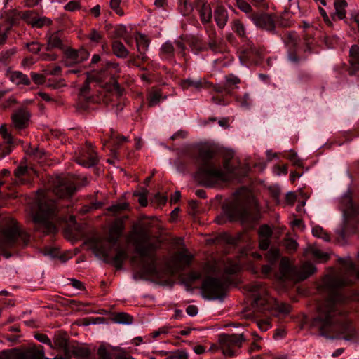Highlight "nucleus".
I'll return each mask as SVG.
<instances>
[{
  "mask_svg": "<svg viewBox=\"0 0 359 359\" xmlns=\"http://www.w3.org/2000/svg\"><path fill=\"white\" fill-rule=\"evenodd\" d=\"M338 261L344 267L346 273H332L323 277L318 289L326 297L318 302L311 327L327 338L329 334L339 332L346 334L343 337L345 340H351L354 338L355 332L346 320L348 311L345 304L349 298L344 288L353 284L348 276L354 272L355 264L350 257L339 258Z\"/></svg>",
  "mask_w": 359,
  "mask_h": 359,
  "instance_id": "obj_1",
  "label": "nucleus"
},
{
  "mask_svg": "<svg viewBox=\"0 0 359 359\" xmlns=\"http://www.w3.org/2000/svg\"><path fill=\"white\" fill-rule=\"evenodd\" d=\"M151 235L149 230L144 227L133 229L128 236L135 252L142 258V269L133 274L135 280H147L149 277L160 278L161 272L158 268V257L156 250L160 247L157 241H151Z\"/></svg>",
  "mask_w": 359,
  "mask_h": 359,
  "instance_id": "obj_2",
  "label": "nucleus"
},
{
  "mask_svg": "<svg viewBox=\"0 0 359 359\" xmlns=\"http://www.w3.org/2000/svg\"><path fill=\"white\" fill-rule=\"evenodd\" d=\"M214 156V150L208 146L203 145L198 149V170L195 178L201 185L206 187H213L219 182L227 180L226 173L215 167L212 161Z\"/></svg>",
  "mask_w": 359,
  "mask_h": 359,
  "instance_id": "obj_3",
  "label": "nucleus"
},
{
  "mask_svg": "<svg viewBox=\"0 0 359 359\" xmlns=\"http://www.w3.org/2000/svg\"><path fill=\"white\" fill-rule=\"evenodd\" d=\"M57 205L54 200L48 198V193L39 197L37 210L32 209L30 212L34 224V230L45 234L55 233L57 229L51 219L57 215Z\"/></svg>",
  "mask_w": 359,
  "mask_h": 359,
  "instance_id": "obj_4",
  "label": "nucleus"
},
{
  "mask_svg": "<svg viewBox=\"0 0 359 359\" xmlns=\"http://www.w3.org/2000/svg\"><path fill=\"white\" fill-rule=\"evenodd\" d=\"M224 210L230 221H240L242 224H250L256 220L247 202L241 198L233 200L224 208Z\"/></svg>",
  "mask_w": 359,
  "mask_h": 359,
  "instance_id": "obj_5",
  "label": "nucleus"
},
{
  "mask_svg": "<svg viewBox=\"0 0 359 359\" xmlns=\"http://www.w3.org/2000/svg\"><path fill=\"white\" fill-rule=\"evenodd\" d=\"M0 359H49L45 357L43 347L32 346L25 349L14 348L4 351Z\"/></svg>",
  "mask_w": 359,
  "mask_h": 359,
  "instance_id": "obj_6",
  "label": "nucleus"
},
{
  "mask_svg": "<svg viewBox=\"0 0 359 359\" xmlns=\"http://www.w3.org/2000/svg\"><path fill=\"white\" fill-rule=\"evenodd\" d=\"M87 179L83 180L82 184H76L67 177H57L54 179L51 184L52 192L59 198H65L71 197L79 188L87 184Z\"/></svg>",
  "mask_w": 359,
  "mask_h": 359,
  "instance_id": "obj_7",
  "label": "nucleus"
},
{
  "mask_svg": "<svg viewBox=\"0 0 359 359\" xmlns=\"http://www.w3.org/2000/svg\"><path fill=\"white\" fill-rule=\"evenodd\" d=\"M245 340L243 334H222L219 337V343L222 353L229 357L237 355L238 350L241 348L243 343Z\"/></svg>",
  "mask_w": 359,
  "mask_h": 359,
  "instance_id": "obj_8",
  "label": "nucleus"
},
{
  "mask_svg": "<svg viewBox=\"0 0 359 359\" xmlns=\"http://www.w3.org/2000/svg\"><path fill=\"white\" fill-rule=\"evenodd\" d=\"M245 289L252 293L253 306L257 307L262 311L270 309L269 303L272 299L269 297L265 286L262 283H251L245 286Z\"/></svg>",
  "mask_w": 359,
  "mask_h": 359,
  "instance_id": "obj_9",
  "label": "nucleus"
},
{
  "mask_svg": "<svg viewBox=\"0 0 359 359\" xmlns=\"http://www.w3.org/2000/svg\"><path fill=\"white\" fill-rule=\"evenodd\" d=\"M203 296L208 299H221L225 292L224 284L217 278H205L201 285Z\"/></svg>",
  "mask_w": 359,
  "mask_h": 359,
  "instance_id": "obj_10",
  "label": "nucleus"
},
{
  "mask_svg": "<svg viewBox=\"0 0 359 359\" xmlns=\"http://www.w3.org/2000/svg\"><path fill=\"white\" fill-rule=\"evenodd\" d=\"M93 250L102 255L104 262L111 264L117 270L122 269L123 262L128 258V253L126 250L117 249L115 256L111 259H109L108 252L99 243H97L93 247Z\"/></svg>",
  "mask_w": 359,
  "mask_h": 359,
  "instance_id": "obj_11",
  "label": "nucleus"
},
{
  "mask_svg": "<svg viewBox=\"0 0 359 359\" xmlns=\"http://www.w3.org/2000/svg\"><path fill=\"white\" fill-rule=\"evenodd\" d=\"M241 47V60H254L262 58L266 52L264 47L255 46L249 39L244 40Z\"/></svg>",
  "mask_w": 359,
  "mask_h": 359,
  "instance_id": "obj_12",
  "label": "nucleus"
},
{
  "mask_svg": "<svg viewBox=\"0 0 359 359\" xmlns=\"http://www.w3.org/2000/svg\"><path fill=\"white\" fill-rule=\"evenodd\" d=\"M64 65L66 67H73L77 64L81 63L88 59L90 53L85 48L78 50L67 48L65 50Z\"/></svg>",
  "mask_w": 359,
  "mask_h": 359,
  "instance_id": "obj_13",
  "label": "nucleus"
},
{
  "mask_svg": "<svg viewBox=\"0 0 359 359\" xmlns=\"http://www.w3.org/2000/svg\"><path fill=\"white\" fill-rule=\"evenodd\" d=\"M30 117L29 111L25 107H20L13 111L11 114L12 126L18 130L25 129L29 125Z\"/></svg>",
  "mask_w": 359,
  "mask_h": 359,
  "instance_id": "obj_14",
  "label": "nucleus"
},
{
  "mask_svg": "<svg viewBox=\"0 0 359 359\" xmlns=\"http://www.w3.org/2000/svg\"><path fill=\"white\" fill-rule=\"evenodd\" d=\"M97 153L93 149L90 143L86 142L85 148L82 149L79 156L76 158V161L85 167H92L98 163Z\"/></svg>",
  "mask_w": 359,
  "mask_h": 359,
  "instance_id": "obj_15",
  "label": "nucleus"
},
{
  "mask_svg": "<svg viewBox=\"0 0 359 359\" xmlns=\"http://www.w3.org/2000/svg\"><path fill=\"white\" fill-rule=\"evenodd\" d=\"M250 19L259 28L268 32H273L276 29L275 20L272 15L262 13H253Z\"/></svg>",
  "mask_w": 359,
  "mask_h": 359,
  "instance_id": "obj_16",
  "label": "nucleus"
},
{
  "mask_svg": "<svg viewBox=\"0 0 359 359\" xmlns=\"http://www.w3.org/2000/svg\"><path fill=\"white\" fill-rule=\"evenodd\" d=\"M208 48H200L198 50L203 51L209 48L214 53H221L224 50V41L221 37H219L214 28H210L208 30Z\"/></svg>",
  "mask_w": 359,
  "mask_h": 359,
  "instance_id": "obj_17",
  "label": "nucleus"
},
{
  "mask_svg": "<svg viewBox=\"0 0 359 359\" xmlns=\"http://www.w3.org/2000/svg\"><path fill=\"white\" fill-rule=\"evenodd\" d=\"M180 86L183 90L192 88L195 90L199 91L203 88H209L212 83L208 81L205 79H194L187 78L180 81Z\"/></svg>",
  "mask_w": 359,
  "mask_h": 359,
  "instance_id": "obj_18",
  "label": "nucleus"
},
{
  "mask_svg": "<svg viewBox=\"0 0 359 359\" xmlns=\"http://www.w3.org/2000/svg\"><path fill=\"white\" fill-rule=\"evenodd\" d=\"M347 71L350 76L359 73V46L356 44L350 48Z\"/></svg>",
  "mask_w": 359,
  "mask_h": 359,
  "instance_id": "obj_19",
  "label": "nucleus"
},
{
  "mask_svg": "<svg viewBox=\"0 0 359 359\" xmlns=\"http://www.w3.org/2000/svg\"><path fill=\"white\" fill-rule=\"evenodd\" d=\"M54 48L60 50L65 48L64 39L61 32H54L48 37L46 50L49 51Z\"/></svg>",
  "mask_w": 359,
  "mask_h": 359,
  "instance_id": "obj_20",
  "label": "nucleus"
},
{
  "mask_svg": "<svg viewBox=\"0 0 359 359\" xmlns=\"http://www.w3.org/2000/svg\"><path fill=\"white\" fill-rule=\"evenodd\" d=\"M120 72L119 64L114 62H106L100 72L97 79L106 78L108 75H115Z\"/></svg>",
  "mask_w": 359,
  "mask_h": 359,
  "instance_id": "obj_21",
  "label": "nucleus"
},
{
  "mask_svg": "<svg viewBox=\"0 0 359 359\" xmlns=\"http://www.w3.org/2000/svg\"><path fill=\"white\" fill-rule=\"evenodd\" d=\"M215 20L219 28H223L228 20V13L223 6H217L214 13Z\"/></svg>",
  "mask_w": 359,
  "mask_h": 359,
  "instance_id": "obj_22",
  "label": "nucleus"
},
{
  "mask_svg": "<svg viewBox=\"0 0 359 359\" xmlns=\"http://www.w3.org/2000/svg\"><path fill=\"white\" fill-rule=\"evenodd\" d=\"M316 271L315 266L311 262L304 263L298 270L297 275L299 280H304L313 274Z\"/></svg>",
  "mask_w": 359,
  "mask_h": 359,
  "instance_id": "obj_23",
  "label": "nucleus"
},
{
  "mask_svg": "<svg viewBox=\"0 0 359 359\" xmlns=\"http://www.w3.org/2000/svg\"><path fill=\"white\" fill-rule=\"evenodd\" d=\"M200 5L199 14L201 22L203 24L210 22L212 19V9L210 4L203 1L200 3Z\"/></svg>",
  "mask_w": 359,
  "mask_h": 359,
  "instance_id": "obj_24",
  "label": "nucleus"
},
{
  "mask_svg": "<svg viewBox=\"0 0 359 359\" xmlns=\"http://www.w3.org/2000/svg\"><path fill=\"white\" fill-rule=\"evenodd\" d=\"M113 53L118 58L125 59L129 55V51L119 41H114L111 44Z\"/></svg>",
  "mask_w": 359,
  "mask_h": 359,
  "instance_id": "obj_25",
  "label": "nucleus"
},
{
  "mask_svg": "<svg viewBox=\"0 0 359 359\" xmlns=\"http://www.w3.org/2000/svg\"><path fill=\"white\" fill-rule=\"evenodd\" d=\"M231 29L243 41L248 39L245 27L240 20L235 19L232 21Z\"/></svg>",
  "mask_w": 359,
  "mask_h": 359,
  "instance_id": "obj_26",
  "label": "nucleus"
},
{
  "mask_svg": "<svg viewBox=\"0 0 359 359\" xmlns=\"http://www.w3.org/2000/svg\"><path fill=\"white\" fill-rule=\"evenodd\" d=\"M10 79L12 82L15 83L17 85L22 84L29 86L31 83L28 76L19 71L12 72L11 73Z\"/></svg>",
  "mask_w": 359,
  "mask_h": 359,
  "instance_id": "obj_27",
  "label": "nucleus"
},
{
  "mask_svg": "<svg viewBox=\"0 0 359 359\" xmlns=\"http://www.w3.org/2000/svg\"><path fill=\"white\" fill-rule=\"evenodd\" d=\"M348 3L346 0H334V6L335 9V15L339 19L343 20L346 16V8Z\"/></svg>",
  "mask_w": 359,
  "mask_h": 359,
  "instance_id": "obj_28",
  "label": "nucleus"
},
{
  "mask_svg": "<svg viewBox=\"0 0 359 359\" xmlns=\"http://www.w3.org/2000/svg\"><path fill=\"white\" fill-rule=\"evenodd\" d=\"M284 43L288 49L297 48L299 37L295 32H287L284 36Z\"/></svg>",
  "mask_w": 359,
  "mask_h": 359,
  "instance_id": "obj_29",
  "label": "nucleus"
},
{
  "mask_svg": "<svg viewBox=\"0 0 359 359\" xmlns=\"http://www.w3.org/2000/svg\"><path fill=\"white\" fill-rule=\"evenodd\" d=\"M165 98L166 96L163 97L161 90H154L149 95L148 106L150 107H154L158 104L162 99Z\"/></svg>",
  "mask_w": 359,
  "mask_h": 359,
  "instance_id": "obj_30",
  "label": "nucleus"
},
{
  "mask_svg": "<svg viewBox=\"0 0 359 359\" xmlns=\"http://www.w3.org/2000/svg\"><path fill=\"white\" fill-rule=\"evenodd\" d=\"M161 54L168 60H173L175 56V48L172 43L165 42L161 48Z\"/></svg>",
  "mask_w": 359,
  "mask_h": 359,
  "instance_id": "obj_31",
  "label": "nucleus"
},
{
  "mask_svg": "<svg viewBox=\"0 0 359 359\" xmlns=\"http://www.w3.org/2000/svg\"><path fill=\"white\" fill-rule=\"evenodd\" d=\"M53 348L62 349L68 346V339L65 334H59L55 335L53 340Z\"/></svg>",
  "mask_w": 359,
  "mask_h": 359,
  "instance_id": "obj_32",
  "label": "nucleus"
},
{
  "mask_svg": "<svg viewBox=\"0 0 359 359\" xmlns=\"http://www.w3.org/2000/svg\"><path fill=\"white\" fill-rule=\"evenodd\" d=\"M192 256L185 254L183 252H180L176 254L175 257V262L180 266H189L191 262Z\"/></svg>",
  "mask_w": 359,
  "mask_h": 359,
  "instance_id": "obj_33",
  "label": "nucleus"
},
{
  "mask_svg": "<svg viewBox=\"0 0 359 359\" xmlns=\"http://www.w3.org/2000/svg\"><path fill=\"white\" fill-rule=\"evenodd\" d=\"M72 353L75 357L88 358L90 356V351L87 347L77 346L72 347Z\"/></svg>",
  "mask_w": 359,
  "mask_h": 359,
  "instance_id": "obj_34",
  "label": "nucleus"
},
{
  "mask_svg": "<svg viewBox=\"0 0 359 359\" xmlns=\"http://www.w3.org/2000/svg\"><path fill=\"white\" fill-rule=\"evenodd\" d=\"M241 270V266L237 262L228 261L224 266V272L228 275H233Z\"/></svg>",
  "mask_w": 359,
  "mask_h": 359,
  "instance_id": "obj_35",
  "label": "nucleus"
},
{
  "mask_svg": "<svg viewBox=\"0 0 359 359\" xmlns=\"http://www.w3.org/2000/svg\"><path fill=\"white\" fill-rule=\"evenodd\" d=\"M133 320V316L124 312L118 313L114 317V320L118 323L131 324Z\"/></svg>",
  "mask_w": 359,
  "mask_h": 359,
  "instance_id": "obj_36",
  "label": "nucleus"
},
{
  "mask_svg": "<svg viewBox=\"0 0 359 359\" xmlns=\"http://www.w3.org/2000/svg\"><path fill=\"white\" fill-rule=\"evenodd\" d=\"M52 25V20L46 17L39 18L36 16L34 21L31 22V26L35 28H42L44 26Z\"/></svg>",
  "mask_w": 359,
  "mask_h": 359,
  "instance_id": "obj_37",
  "label": "nucleus"
},
{
  "mask_svg": "<svg viewBox=\"0 0 359 359\" xmlns=\"http://www.w3.org/2000/svg\"><path fill=\"white\" fill-rule=\"evenodd\" d=\"M124 229V224L122 220L118 219L116 220L111 226L109 229V232L111 234H115L121 237L122 232Z\"/></svg>",
  "mask_w": 359,
  "mask_h": 359,
  "instance_id": "obj_38",
  "label": "nucleus"
},
{
  "mask_svg": "<svg viewBox=\"0 0 359 359\" xmlns=\"http://www.w3.org/2000/svg\"><path fill=\"white\" fill-rule=\"evenodd\" d=\"M266 260L271 264H275L280 257V250L276 248H271L265 255Z\"/></svg>",
  "mask_w": 359,
  "mask_h": 359,
  "instance_id": "obj_39",
  "label": "nucleus"
},
{
  "mask_svg": "<svg viewBox=\"0 0 359 359\" xmlns=\"http://www.w3.org/2000/svg\"><path fill=\"white\" fill-rule=\"evenodd\" d=\"M136 43L139 53H141V51L145 52L149 45L148 39L143 34H140V36L136 39Z\"/></svg>",
  "mask_w": 359,
  "mask_h": 359,
  "instance_id": "obj_40",
  "label": "nucleus"
},
{
  "mask_svg": "<svg viewBox=\"0 0 359 359\" xmlns=\"http://www.w3.org/2000/svg\"><path fill=\"white\" fill-rule=\"evenodd\" d=\"M313 30H307L304 36V43L306 47V50L311 52L314 46V39L313 36Z\"/></svg>",
  "mask_w": 359,
  "mask_h": 359,
  "instance_id": "obj_41",
  "label": "nucleus"
},
{
  "mask_svg": "<svg viewBox=\"0 0 359 359\" xmlns=\"http://www.w3.org/2000/svg\"><path fill=\"white\" fill-rule=\"evenodd\" d=\"M283 245L288 253H294L298 248L297 242L292 238H285Z\"/></svg>",
  "mask_w": 359,
  "mask_h": 359,
  "instance_id": "obj_42",
  "label": "nucleus"
},
{
  "mask_svg": "<svg viewBox=\"0 0 359 359\" xmlns=\"http://www.w3.org/2000/svg\"><path fill=\"white\" fill-rule=\"evenodd\" d=\"M272 234L273 231L268 224H262L258 229L259 238H271Z\"/></svg>",
  "mask_w": 359,
  "mask_h": 359,
  "instance_id": "obj_43",
  "label": "nucleus"
},
{
  "mask_svg": "<svg viewBox=\"0 0 359 359\" xmlns=\"http://www.w3.org/2000/svg\"><path fill=\"white\" fill-rule=\"evenodd\" d=\"M16 53L15 48H11L5 51H2L0 53V63L7 64L11 57Z\"/></svg>",
  "mask_w": 359,
  "mask_h": 359,
  "instance_id": "obj_44",
  "label": "nucleus"
},
{
  "mask_svg": "<svg viewBox=\"0 0 359 359\" xmlns=\"http://www.w3.org/2000/svg\"><path fill=\"white\" fill-rule=\"evenodd\" d=\"M179 6V10L182 15L187 16L193 11V6L191 3L188 1V0H182Z\"/></svg>",
  "mask_w": 359,
  "mask_h": 359,
  "instance_id": "obj_45",
  "label": "nucleus"
},
{
  "mask_svg": "<svg viewBox=\"0 0 359 359\" xmlns=\"http://www.w3.org/2000/svg\"><path fill=\"white\" fill-rule=\"evenodd\" d=\"M312 233L314 236L323 238L325 241H330V236L323 229L319 226H316L312 229Z\"/></svg>",
  "mask_w": 359,
  "mask_h": 359,
  "instance_id": "obj_46",
  "label": "nucleus"
},
{
  "mask_svg": "<svg viewBox=\"0 0 359 359\" xmlns=\"http://www.w3.org/2000/svg\"><path fill=\"white\" fill-rule=\"evenodd\" d=\"M129 208V204L126 202L124 203H118L114 205H112L109 208H107V210L109 212H112L114 214L120 213L123 210H125Z\"/></svg>",
  "mask_w": 359,
  "mask_h": 359,
  "instance_id": "obj_47",
  "label": "nucleus"
},
{
  "mask_svg": "<svg viewBox=\"0 0 359 359\" xmlns=\"http://www.w3.org/2000/svg\"><path fill=\"white\" fill-rule=\"evenodd\" d=\"M237 7L245 13H250L252 11V6L245 0H235Z\"/></svg>",
  "mask_w": 359,
  "mask_h": 359,
  "instance_id": "obj_48",
  "label": "nucleus"
},
{
  "mask_svg": "<svg viewBox=\"0 0 359 359\" xmlns=\"http://www.w3.org/2000/svg\"><path fill=\"white\" fill-rule=\"evenodd\" d=\"M42 46L43 44H41L36 41H32L25 44V47L28 49V50L34 54L39 53L41 50Z\"/></svg>",
  "mask_w": 359,
  "mask_h": 359,
  "instance_id": "obj_49",
  "label": "nucleus"
},
{
  "mask_svg": "<svg viewBox=\"0 0 359 359\" xmlns=\"http://www.w3.org/2000/svg\"><path fill=\"white\" fill-rule=\"evenodd\" d=\"M0 135L2 136L4 141L8 144L13 142V137L10 133H8L7 127L5 124L1 125L0 127Z\"/></svg>",
  "mask_w": 359,
  "mask_h": 359,
  "instance_id": "obj_50",
  "label": "nucleus"
},
{
  "mask_svg": "<svg viewBox=\"0 0 359 359\" xmlns=\"http://www.w3.org/2000/svg\"><path fill=\"white\" fill-rule=\"evenodd\" d=\"M10 29L8 25H0V46L6 43Z\"/></svg>",
  "mask_w": 359,
  "mask_h": 359,
  "instance_id": "obj_51",
  "label": "nucleus"
},
{
  "mask_svg": "<svg viewBox=\"0 0 359 359\" xmlns=\"http://www.w3.org/2000/svg\"><path fill=\"white\" fill-rule=\"evenodd\" d=\"M287 158L292 163L294 166L298 168L303 167V163L300 158H298L297 153L291 151L287 156Z\"/></svg>",
  "mask_w": 359,
  "mask_h": 359,
  "instance_id": "obj_52",
  "label": "nucleus"
},
{
  "mask_svg": "<svg viewBox=\"0 0 359 359\" xmlns=\"http://www.w3.org/2000/svg\"><path fill=\"white\" fill-rule=\"evenodd\" d=\"M93 79H95V78L93 76H92L90 73H88L86 80L80 89V93L81 95H85L86 93H88L90 89L89 83L90 80Z\"/></svg>",
  "mask_w": 359,
  "mask_h": 359,
  "instance_id": "obj_53",
  "label": "nucleus"
},
{
  "mask_svg": "<svg viewBox=\"0 0 359 359\" xmlns=\"http://www.w3.org/2000/svg\"><path fill=\"white\" fill-rule=\"evenodd\" d=\"M121 0H111L110 1V7L111 8L115 11V13L121 16L123 15V11L120 8V4Z\"/></svg>",
  "mask_w": 359,
  "mask_h": 359,
  "instance_id": "obj_54",
  "label": "nucleus"
},
{
  "mask_svg": "<svg viewBox=\"0 0 359 359\" xmlns=\"http://www.w3.org/2000/svg\"><path fill=\"white\" fill-rule=\"evenodd\" d=\"M36 18V16L32 11H26L22 15V19L29 25H31V22L34 21Z\"/></svg>",
  "mask_w": 359,
  "mask_h": 359,
  "instance_id": "obj_55",
  "label": "nucleus"
},
{
  "mask_svg": "<svg viewBox=\"0 0 359 359\" xmlns=\"http://www.w3.org/2000/svg\"><path fill=\"white\" fill-rule=\"evenodd\" d=\"M31 78L34 83L37 85H42L46 81V76L43 74H38L35 72L31 73Z\"/></svg>",
  "mask_w": 359,
  "mask_h": 359,
  "instance_id": "obj_56",
  "label": "nucleus"
},
{
  "mask_svg": "<svg viewBox=\"0 0 359 359\" xmlns=\"http://www.w3.org/2000/svg\"><path fill=\"white\" fill-rule=\"evenodd\" d=\"M28 172V168L27 165H20L14 171L15 176L20 179L22 176H25Z\"/></svg>",
  "mask_w": 359,
  "mask_h": 359,
  "instance_id": "obj_57",
  "label": "nucleus"
},
{
  "mask_svg": "<svg viewBox=\"0 0 359 359\" xmlns=\"http://www.w3.org/2000/svg\"><path fill=\"white\" fill-rule=\"evenodd\" d=\"M168 358L172 359H187L188 354L184 351L178 350L175 352L170 353Z\"/></svg>",
  "mask_w": 359,
  "mask_h": 359,
  "instance_id": "obj_58",
  "label": "nucleus"
},
{
  "mask_svg": "<svg viewBox=\"0 0 359 359\" xmlns=\"http://www.w3.org/2000/svg\"><path fill=\"white\" fill-rule=\"evenodd\" d=\"M223 167L226 172L229 174H234L236 170V166L231 164L230 159H226L223 163Z\"/></svg>",
  "mask_w": 359,
  "mask_h": 359,
  "instance_id": "obj_59",
  "label": "nucleus"
},
{
  "mask_svg": "<svg viewBox=\"0 0 359 359\" xmlns=\"http://www.w3.org/2000/svg\"><path fill=\"white\" fill-rule=\"evenodd\" d=\"M102 35L95 29H92L88 36V38L93 42L99 43L102 39Z\"/></svg>",
  "mask_w": 359,
  "mask_h": 359,
  "instance_id": "obj_60",
  "label": "nucleus"
},
{
  "mask_svg": "<svg viewBox=\"0 0 359 359\" xmlns=\"http://www.w3.org/2000/svg\"><path fill=\"white\" fill-rule=\"evenodd\" d=\"M35 338L40 342L48 344L50 348H53V344L50 339L46 334H36Z\"/></svg>",
  "mask_w": 359,
  "mask_h": 359,
  "instance_id": "obj_61",
  "label": "nucleus"
},
{
  "mask_svg": "<svg viewBox=\"0 0 359 359\" xmlns=\"http://www.w3.org/2000/svg\"><path fill=\"white\" fill-rule=\"evenodd\" d=\"M80 8V4L76 1H71L65 6V9L68 11H74Z\"/></svg>",
  "mask_w": 359,
  "mask_h": 359,
  "instance_id": "obj_62",
  "label": "nucleus"
},
{
  "mask_svg": "<svg viewBox=\"0 0 359 359\" xmlns=\"http://www.w3.org/2000/svg\"><path fill=\"white\" fill-rule=\"evenodd\" d=\"M270 243V238H259V248L262 250H266L269 248Z\"/></svg>",
  "mask_w": 359,
  "mask_h": 359,
  "instance_id": "obj_63",
  "label": "nucleus"
},
{
  "mask_svg": "<svg viewBox=\"0 0 359 359\" xmlns=\"http://www.w3.org/2000/svg\"><path fill=\"white\" fill-rule=\"evenodd\" d=\"M97 355L99 359H107L109 358V354L107 351L106 348L103 346H100L97 350Z\"/></svg>",
  "mask_w": 359,
  "mask_h": 359,
  "instance_id": "obj_64",
  "label": "nucleus"
}]
</instances>
